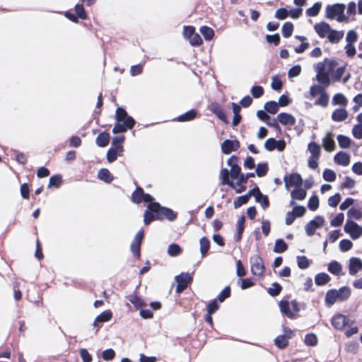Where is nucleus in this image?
Listing matches in <instances>:
<instances>
[{"instance_id":"obj_55","label":"nucleus","mask_w":362,"mask_h":362,"mask_svg":"<svg viewBox=\"0 0 362 362\" xmlns=\"http://www.w3.org/2000/svg\"><path fill=\"white\" fill-rule=\"evenodd\" d=\"M322 177L325 181L332 182L336 180L337 175L333 170L326 168L322 172Z\"/></svg>"},{"instance_id":"obj_31","label":"nucleus","mask_w":362,"mask_h":362,"mask_svg":"<svg viewBox=\"0 0 362 362\" xmlns=\"http://www.w3.org/2000/svg\"><path fill=\"white\" fill-rule=\"evenodd\" d=\"M307 192L305 189H303L301 185L297 186L291 192V197L293 199L302 201L306 197Z\"/></svg>"},{"instance_id":"obj_50","label":"nucleus","mask_w":362,"mask_h":362,"mask_svg":"<svg viewBox=\"0 0 362 362\" xmlns=\"http://www.w3.org/2000/svg\"><path fill=\"white\" fill-rule=\"evenodd\" d=\"M274 344L279 349H284L288 346V340L281 334L274 339Z\"/></svg>"},{"instance_id":"obj_45","label":"nucleus","mask_w":362,"mask_h":362,"mask_svg":"<svg viewBox=\"0 0 362 362\" xmlns=\"http://www.w3.org/2000/svg\"><path fill=\"white\" fill-rule=\"evenodd\" d=\"M199 31L203 35L204 38L207 40H211L214 37V30L206 25H203L200 28Z\"/></svg>"},{"instance_id":"obj_44","label":"nucleus","mask_w":362,"mask_h":362,"mask_svg":"<svg viewBox=\"0 0 362 362\" xmlns=\"http://www.w3.org/2000/svg\"><path fill=\"white\" fill-rule=\"evenodd\" d=\"M269 170V165L267 162L259 163L257 165V168L255 172L258 177H262L265 176Z\"/></svg>"},{"instance_id":"obj_53","label":"nucleus","mask_w":362,"mask_h":362,"mask_svg":"<svg viewBox=\"0 0 362 362\" xmlns=\"http://www.w3.org/2000/svg\"><path fill=\"white\" fill-rule=\"evenodd\" d=\"M304 342L307 346H315L317 344V337L314 333H308L305 336Z\"/></svg>"},{"instance_id":"obj_16","label":"nucleus","mask_w":362,"mask_h":362,"mask_svg":"<svg viewBox=\"0 0 362 362\" xmlns=\"http://www.w3.org/2000/svg\"><path fill=\"white\" fill-rule=\"evenodd\" d=\"M276 120L284 126H293L296 122L294 116L287 112H280L276 117Z\"/></svg>"},{"instance_id":"obj_7","label":"nucleus","mask_w":362,"mask_h":362,"mask_svg":"<svg viewBox=\"0 0 362 362\" xmlns=\"http://www.w3.org/2000/svg\"><path fill=\"white\" fill-rule=\"evenodd\" d=\"M354 320H350L346 315L341 313H337L331 318V324L336 329L341 330L344 327L351 325Z\"/></svg>"},{"instance_id":"obj_41","label":"nucleus","mask_w":362,"mask_h":362,"mask_svg":"<svg viewBox=\"0 0 362 362\" xmlns=\"http://www.w3.org/2000/svg\"><path fill=\"white\" fill-rule=\"evenodd\" d=\"M264 108L267 113L274 115L278 112L279 105L277 102L274 100H269L265 103Z\"/></svg>"},{"instance_id":"obj_32","label":"nucleus","mask_w":362,"mask_h":362,"mask_svg":"<svg viewBox=\"0 0 362 362\" xmlns=\"http://www.w3.org/2000/svg\"><path fill=\"white\" fill-rule=\"evenodd\" d=\"M98 178L105 183H110L114 180V176L107 168H101L98 173Z\"/></svg>"},{"instance_id":"obj_30","label":"nucleus","mask_w":362,"mask_h":362,"mask_svg":"<svg viewBox=\"0 0 362 362\" xmlns=\"http://www.w3.org/2000/svg\"><path fill=\"white\" fill-rule=\"evenodd\" d=\"M288 248V245L283 238H278L275 240L273 252L275 253H283Z\"/></svg>"},{"instance_id":"obj_51","label":"nucleus","mask_w":362,"mask_h":362,"mask_svg":"<svg viewBox=\"0 0 362 362\" xmlns=\"http://www.w3.org/2000/svg\"><path fill=\"white\" fill-rule=\"evenodd\" d=\"M296 259L297 265L300 269H306L310 267L311 260H310L306 256H297Z\"/></svg>"},{"instance_id":"obj_59","label":"nucleus","mask_w":362,"mask_h":362,"mask_svg":"<svg viewBox=\"0 0 362 362\" xmlns=\"http://www.w3.org/2000/svg\"><path fill=\"white\" fill-rule=\"evenodd\" d=\"M250 93L254 98H259L264 95V90L262 86L255 85L252 86Z\"/></svg>"},{"instance_id":"obj_18","label":"nucleus","mask_w":362,"mask_h":362,"mask_svg":"<svg viewBox=\"0 0 362 362\" xmlns=\"http://www.w3.org/2000/svg\"><path fill=\"white\" fill-rule=\"evenodd\" d=\"M199 115L198 111L195 109H191L186 112L179 115L176 118H175L173 120L177 121L180 122H189L195 118H197Z\"/></svg>"},{"instance_id":"obj_15","label":"nucleus","mask_w":362,"mask_h":362,"mask_svg":"<svg viewBox=\"0 0 362 362\" xmlns=\"http://www.w3.org/2000/svg\"><path fill=\"white\" fill-rule=\"evenodd\" d=\"M362 270V260L356 257L349 259V273L351 276L356 275L359 271Z\"/></svg>"},{"instance_id":"obj_17","label":"nucleus","mask_w":362,"mask_h":362,"mask_svg":"<svg viewBox=\"0 0 362 362\" xmlns=\"http://www.w3.org/2000/svg\"><path fill=\"white\" fill-rule=\"evenodd\" d=\"M279 306L283 315L286 316L290 319L296 317L294 313L291 310V304L288 300L284 299L281 300L279 303Z\"/></svg>"},{"instance_id":"obj_12","label":"nucleus","mask_w":362,"mask_h":362,"mask_svg":"<svg viewBox=\"0 0 362 362\" xmlns=\"http://www.w3.org/2000/svg\"><path fill=\"white\" fill-rule=\"evenodd\" d=\"M112 317V313L110 310H105L98 315L93 321V326L96 328L95 333H97L100 328V324H103L110 321Z\"/></svg>"},{"instance_id":"obj_61","label":"nucleus","mask_w":362,"mask_h":362,"mask_svg":"<svg viewBox=\"0 0 362 362\" xmlns=\"http://www.w3.org/2000/svg\"><path fill=\"white\" fill-rule=\"evenodd\" d=\"M250 199L247 197V196L245 194L243 195L238 197L235 200L233 201V206L235 209H238L241 206L246 204L249 202Z\"/></svg>"},{"instance_id":"obj_25","label":"nucleus","mask_w":362,"mask_h":362,"mask_svg":"<svg viewBox=\"0 0 362 362\" xmlns=\"http://www.w3.org/2000/svg\"><path fill=\"white\" fill-rule=\"evenodd\" d=\"M351 290L347 286H344L337 290V297L338 301L344 302L347 300L351 296Z\"/></svg>"},{"instance_id":"obj_37","label":"nucleus","mask_w":362,"mask_h":362,"mask_svg":"<svg viewBox=\"0 0 362 362\" xmlns=\"http://www.w3.org/2000/svg\"><path fill=\"white\" fill-rule=\"evenodd\" d=\"M327 270L331 274L338 276L342 271V266L337 260H332L328 264Z\"/></svg>"},{"instance_id":"obj_23","label":"nucleus","mask_w":362,"mask_h":362,"mask_svg":"<svg viewBox=\"0 0 362 362\" xmlns=\"http://www.w3.org/2000/svg\"><path fill=\"white\" fill-rule=\"evenodd\" d=\"M349 116L348 111L344 108H337L334 110L331 115V118L334 122H339L344 121Z\"/></svg>"},{"instance_id":"obj_52","label":"nucleus","mask_w":362,"mask_h":362,"mask_svg":"<svg viewBox=\"0 0 362 362\" xmlns=\"http://www.w3.org/2000/svg\"><path fill=\"white\" fill-rule=\"evenodd\" d=\"M322 7V3L321 2H316L315 3L313 6L307 8L305 13L306 15L310 17H314L318 15L320 8Z\"/></svg>"},{"instance_id":"obj_43","label":"nucleus","mask_w":362,"mask_h":362,"mask_svg":"<svg viewBox=\"0 0 362 362\" xmlns=\"http://www.w3.org/2000/svg\"><path fill=\"white\" fill-rule=\"evenodd\" d=\"M63 182L62 176L60 174H56L49 177L47 187L59 188Z\"/></svg>"},{"instance_id":"obj_8","label":"nucleus","mask_w":362,"mask_h":362,"mask_svg":"<svg viewBox=\"0 0 362 362\" xmlns=\"http://www.w3.org/2000/svg\"><path fill=\"white\" fill-rule=\"evenodd\" d=\"M325 221V218L322 216H315L314 218L310 221L305 226L307 235L310 237L313 236L317 228L323 226Z\"/></svg>"},{"instance_id":"obj_35","label":"nucleus","mask_w":362,"mask_h":362,"mask_svg":"<svg viewBox=\"0 0 362 362\" xmlns=\"http://www.w3.org/2000/svg\"><path fill=\"white\" fill-rule=\"evenodd\" d=\"M348 100L343 93H338L334 95L332 100L333 105H340L345 107L347 105Z\"/></svg>"},{"instance_id":"obj_34","label":"nucleus","mask_w":362,"mask_h":362,"mask_svg":"<svg viewBox=\"0 0 362 362\" xmlns=\"http://www.w3.org/2000/svg\"><path fill=\"white\" fill-rule=\"evenodd\" d=\"M330 280L331 277L325 272L318 273L315 276V283L318 286L326 285Z\"/></svg>"},{"instance_id":"obj_27","label":"nucleus","mask_w":362,"mask_h":362,"mask_svg":"<svg viewBox=\"0 0 362 362\" xmlns=\"http://www.w3.org/2000/svg\"><path fill=\"white\" fill-rule=\"evenodd\" d=\"M284 177L293 187L302 185L303 178L298 173H291L289 175H285Z\"/></svg>"},{"instance_id":"obj_47","label":"nucleus","mask_w":362,"mask_h":362,"mask_svg":"<svg viewBox=\"0 0 362 362\" xmlns=\"http://www.w3.org/2000/svg\"><path fill=\"white\" fill-rule=\"evenodd\" d=\"M293 31V24L291 22H286L281 28V33L284 37L288 38L292 35Z\"/></svg>"},{"instance_id":"obj_60","label":"nucleus","mask_w":362,"mask_h":362,"mask_svg":"<svg viewBox=\"0 0 362 362\" xmlns=\"http://www.w3.org/2000/svg\"><path fill=\"white\" fill-rule=\"evenodd\" d=\"M344 219V215L342 212L338 213L334 218L330 221V225L332 227H340Z\"/></svg>"},{"instance_id":"obj_24","label":"nucleus","mask_w":362,"mask_h":362,"mask_svg":"<svg viewBox=\"0 0 362 362\" xmlns=\"http://www.w3.org/2000/svg\"><path fill=\"white\" fill-rule=\"evenodd\" d=\"M338 300L337 297V289L331 288L326 292L325 298V305L328 308L332 306Z\"/></svg>"},{"instance_id":"obj_2","label":"nucleus","mask_w":362,"mask_h":362,"mask_svg":"<svg viewBox=\"0 0 362 362\" xmlns=\"http://www.w3.org/2000/svg\"><path fill=\"white\" fill-rule=\"evenodd\" d=\"M163 206L159 203H151L147 205L144 214V223L145 226L150 225L153 221H163L162 209Z\"/></svg>"},{"instance_id":"obj_46","label":"nucleus","mask_w":362,"mask_h":362,"mask_svg":"<svg viewBox=\"0 0 362 362\" xmlns=\"http://www.w3.org/2000/svg\"><path fill=\"white\" fill-rule=\"evenodd\" d=\"M329 103V95L327 93V92L325 90L321 94L319 95V97L315 101V105H320L323 107H327Z\"/></svg>"},{"instance_id":"obj_49","label":"nucleus","mask_w":362,"mask_h":362,"mask_svg":"<svg viewBox=\"0 0 362 362\" xmlns=\"http://www.w3.org/2000/svg\"><path fill=\"white\" fill-rule=\"evenodd\" d=\"M283 288L281 285L278 282H274L272 284V287H269L267 289V293L272 297H276L279 296Z\"/></svg>"},{"instance_id":"obj_13","label":"nucleus","mask_w":362,"mask_h":362,"mask_svg":"<svg viewBox=\"0 0 362 362\" xmlns=\"http://www.w3.org/2000/svg\"><path fill=\"white\" fill-rule=\"evenodd\" d=\"M139 286H137L132 294L129 295L127 296V299L133 304L134 308L136 310H141L143 307H146L147 305V303L146 301L141 298V297L137 295V290H138Z\"/></svg>"},{"instance_id":"obj_3","label":"nucleus","mask_w":362,"mask_h":362,"mask_svg":"<svg viewBox=\"0 0 362 362\" xmlns=\"http://www.w3.org/2000/svg\"><path fill=\"white\" fill-rule=\"evenodd\" d=\"M346 6L344 4L337 3L327 5L325 10V17L328 19H334L335 17L339 23L348 22L349 18L344 15Z\"/></svg>"},{"instance_id":"obj_63","label":"nucleus","mask_w":362,"mask_h":362,"mask_svg":"<svg viewBox=\"0 0 362 362\" xmlns=\"http://www.w3.org/2000/svg\"><path fill=\"white\" fill-rule=\"evenodd\" d=\"M115 355L116 354L115 350L111 348L107 349L102 352V358L105 361H112L115 358Z\"/></svg>"},{"instance_id":"obj_10","label":"nucleus","mask_w":362,"mask_h":362,"mask_svg":"<svg viewBox=\"0 0 362 362\" xmlns=\"http://www.w3.org/2000/svg\"><path fill=\"white\" fill-rule=\"evenodd\" d=\"M317 74L315 76V80L319 84L324 87H327L331 83L330 75L332 74L334 69H315Z\"/></svg>"},{"instance_id":"obj_28","label":"nucleus","mask_w":362,"mask_h":362,"mask_svg":"<svg viewBox=\"0 0 362 362\" xmlns=\"http://www.w3.org/2000/svg\"><path fill=\"white\" fill-rule=\"evenodd\" d=\"M162 209V215L163 221L164 218H166L168 221L173 222L177 218V213L173 211L172 209L163 206Z\"/></svg>"},{"instance_id":"obj_22","label":"nucleus","mask_w":362,"mask_h":362,"mask_svg":"<svg viewBox=\"0 0 362 362\" xmlns=\"http://www.w3.org/2000/svg\"><path fill=\"white\" fill-rule=\"evenodd\" d=\"M314 29L315 32L317 33V35L323 38L326 36H327L329 32L331 30V27L329 23L326 22H321L319 23H316L314 25Z\"/></svg>"},{"instance_id":"obj_64","label":"nucleus","mask_w":362,"mask_h":362,"mask_svg":"<svg viewBox=\"0 0 362 362\" xmlns=\"http://www.w3.org/2000/svg\"><path fill=\"white\" fill-rule=\"evenodd\" d=\"M353 246L352 242L349 239H342L339 244V250L341 252H347L351 249Z\"/></svg>"},{"instance_id":"obj_57","label":"nucleus","mask_w":362,"mask_h":362,"mask_svg":"<svg viewBox=\"0 0 362 362\" xmlns=\"http://www.w3.org/2000/svg\"><path fill=\"white\" fill-rule=\"evenodd\" d=\"M347 216L348 219L350 220L351 218L355 220H360L362 218V212L355 207H351L347 211Z\"/></svg>"},{"instance_id":"obj_29","label":"nucleus","mask_w":362,"mask_h":362,"mask_svg":"<svg viewBox=\"0 0 362 362\" xmlns=\"http://www.w3.org/2000/svg\"><path fill=\"white\" fill-rule=\"evenodd\" d=\"M199 245H200V253L202 255V257H204L208 254V252L210 249L211 243L209 239L206 237L203 236L199 239Z\"/></svg>"},{"instance_id":"obj_40","label":"nucleus","mask_w":362,"mask_h":362,"mask_svg":"<svg viewBox=\"0 0 362 362\" xmlns=\"http://www.w3.org/2000/svg\"><path fill=\"white\" fill-rule=\"evenodd\" d=\"M338 144L341 148H348L353 143L352 140L347 136L339 134L337 136Z\"/></svg>"},{"instance_id":"obj_11","label":"nucleus","mask_w":362,"mask_h":362,"mask_svg":"<svg viewBox=\"0 0 362 362\" xmlns=\"http://www.w3.org/2000/svg\"><path fill=\"white\" fill-rule=\"evenodd\" d=\"M240 146V141L238 139H225L221 145V151L223 154L228 155L233 151L239 149Z\"/></svg>"},{"instance_id":"obj_58","label":"nucleus","mask_w":362,"mask_h":362,"mask_svg":"<svg viewBox=\"0 0 362 362\" xmlns=\"http://www.w3.org/2000/svg\"><path fill=\"white\" fill-rule=\"evenodd\" d=\"M325 90V87L319 84H313L310 88V95L311 98H315L316 95L321 94L323 91Z\"/></svg>"},{"instance_id":"obj_26","label":"nucleus","mask_w":362,"mask_h":362,"mask_svg":"<svg viewBox=\"0 0 362 362\" xmlns=\"http://www.w3.org/2000/svg\"><path fill=\"white\" fill-rule=\"evenodd\" d=\"M110 135L107 132H102L99 133L95 139V143L98 146L104 148L107 146L110 142Z\"/></svg>"},{"instance_id":"obj_6","label":"nucleus","mask_w":362,"mask_h":362,"mask_svg":"<svg viewBox=\"0 0 362 362\" xmlns=\"http://www.w3.org/2000/svg\"><path fill=\"white\" fill-rule=\"evenodd\" d=\"M251 272L255 276H262L265 270L263 259L259 255H253L250 259Z\"/></svg>"},{"instance_id":"obj_48","label":"nucleus","mask_w":362,"mask_h":362,"mask_svg":"<svg viewBox=\"0 0 362 362\" xmlns=\"http://www.w3.org/2000/svg\"><path fill=\"white\" fill-rule=\"evenodd\" d=\"M320 201L318 196L315 194H313L308 202V208L310 211H315L318 209Z\"/></svg>"},{"instance_id":"obj_1","label":"nucleus","mask_w":362,"mask_h":362,"mask_svg":"<svg viewBox=\"0 0 362 362\" xmlns=\"http://www.w3.org/2000/svg\"><path fill=\"white\" fill-rule=\"evenodd\" d=\"M125 141L124 135L115 136L112 138L111 147L107 150L106 158L108 163L115 162L118 156H122L124 151L123 143Z\"/></svg>"},{"instance_id":"obj_21","label":"nucleus","mask_w":362,"mask_h":362,"mask_svg":"<svg viewBox=\"0 0 362 362\" xmlns=\"http://www.w3.org/2000/svg\"><path fill=\"white\" fill-rule=\"evenodd\" d=\"M175 280L177 284H181L188 288L193 281V277L192 274L188 272H181L180 274L175 276Z\"/></svg>"},{"instance_id":"obj_56","label":"nucleus","mask_w":362,"mask_h":362,"mask_svg":"<svg viewBox=\"0 0 362 362\" xmlns=\"http://www.w3.org/2000/svg\"><path fill=\"white\" fill-rule=\"evenodd\" d=\"M128 117H132V116L129 115L126 110L122 107L117 106L116 111H115V119H119L121 120H127Z\"/></svg>"},{"instance_id":"obj_54","label":"nucleus","mask_w":362,"mask_h":362,"mask_svg":"<svg viewBox=\"0 0 362 362\" xmlns=\"http://www.w3.org/2000/svg\"><path fill=\"white\" fill-rule=\"evenodd\" d=\"M231 288L230 286H226L217 296L216 299L222 303L230 296Z\"/></svg>"},{"instance_id":"obj_5","label":"nucleus","mask_w":362,"mask_h":362,"mask_svg":"<svg viewBox=\"0 0 362 362\" xmlns=\"http://www.w3.org/2000/svg\"><path fill=\"white\" fill-rule=\"evenodd\" d=\"M115 124L112 129V133L115 134L118 133H124L127 130L132 129L136 124V121L133 117H128L127 120L115 119Z\"/></svg>"},{"instance_id":"obj_20","label":"nucleus","mask_w":362,"mask_h":362,"mask_svg":"<svg viewBox=\"0 0 362 362\" xmlns=\"http://www.w3.org/2000/svg\"><path fill=\"white\" fill-rule=\"evenodd\" d=\"M350 156L344 151H339L334 156V161L336 164L347 166L350 163Z\"/></svg>"},{"instance_id":"obj_38","label":"nucleus","mask_w":362,"mask_h":362,"mask_svg":"<svg viewBox=\"0 0 362 362\" xmlns=\"http://www.w3.org/2000/svg\"><path fill=\"white\" fill-rule=\"evenodd\" d=\"M344 37L343 31L331 29L327 35L329 41L332 43H337Z\"/></svg>"},{"instance_id":"obj_9","label":"nucleus","mask_w":362,"mask_h":362,"mask_svg":"<svg viewBox=\"0 0 362 362\" xmlns=\"http://www.w3.org/2000/svg\"><path fill=\"white\" fill-rule=\"evenodd\" d=\"M207 109L215 115L218 119L226 124H229V119H228L226 112L218 102L214 101L208 105Z\"/></svg>"},{"instance_id":"obj_42","label":"nucleus","mask_w":362,"mask_h":362,"mask_svg":"<svg viewBox=\"0 0 362 362\" xmlns=\"http://www.w3.org/2000/svg\"><path fill=\"white\" fill-rule=\"evenodd\" d=\"M167 252L169 256L175 257L182 253V248L177 243H171L168 245Z\"/></svg>"},{"instance_id":"obj_19","label":"nucleus","mask_w":362,"mask_h":362,"mask_svg":"<svg viewBox=\"0 0 362 362\" xmlns=\"http://www.w3.org/2000/svg\"><path fill=\"white\" fill-rule=\"evenodd\" d=\"M230 177V170L227 168H222L220 171L219 177L221 180L220 184L222 185H228L230 188H235V182L229 179Z\"/></svg>"},{"instance_id":"obj_33","label":"nucleus","mask_w":362,"mask_h":362,"mask_svg":"<svg viewBox=\"0 0 362 362\" xmlns=\"http://www.w3.org/2000/svg\"><path fill=\"white\" fill-rule=\"evenodd\" d=\"M255 200L256 202L260 204L261 206L264 210L268 209L270 206V202L269 197L263 193L259 192L255 196Z\"/></svg>"},{"instance_id":"obj_62","label":"nucleus","mask_w":362,"mask_h":362,"mask_svg":"<svg viewBox=\"0 0 362 362\" xmlns=\"http://www.w3.org/2000/svg\"><path fill=\"white\" fill-rule=\"evenodd\" d=\"M271 87L274 90L281 91L283 88L282 81L279 78L277 75L272 77V81L271 83Z\"/></svg>"},{"instance_id":"obj_14","label":"nucleus","mask_w":362,"mask_h":362,"mask_svg":"<svg viewBox=\"0 0 362 362\" xmlns=\"http://www.w3.org/2000/svg\"><path fill=\"white\" fill-rule=\"evenodd\" d=\"M322 146L327 152H332L335 150L336 144L334 140V134L332 132H327L326 136L322 139Z\"/></svg>"},{"instance_id":"obj_39","label":"nucleus","mask_w":362,"mask_h":362,"mask_svg":"<svg viewBox=\"0 0 362 362\" xmlns=\"http://www.w3.org/2000/svg\"><path fill=\"white\" fill-rule=\"evenodd\" d=\"M308 151L311 153V156L319 158L321 153V147L315 141H310L308 144Z\"/></svg>"},{"instance_id":"obj_4","label":"nucleus","mask_w":362,"mask_h":362,"mask_svg":"<svg viewBox=\"0 0 362 362\" xmlns=\"http://www.w3.org/2000/svg\"><path fill=\"white\" fill-rule=\"evenodd\" d=\"M344 230L349 234L351 239L356 240L362 236V226L354 221L347 219L344 226Z\"/></svg>"},{"instance_id":"obj_36","label":"nucleus","mask_w":362,"mask_h":362,"mask_svg":"<svg viewBox=\"0 0 362 362\" xmlns=\"http://www.w3.org/2000/svg\"><path fill=\"white\" fill-rule=\"evenodd\" d=\"M144 190L140 186H136L135 190L132 194L131 199L132 202L134 204H139L142 203L143 194Z\"/></svg>"}]
</instances>
